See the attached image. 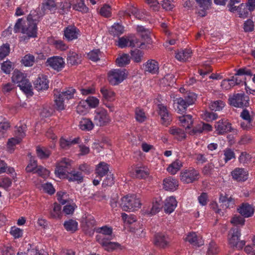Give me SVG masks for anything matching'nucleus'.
Wrapping results in <instances>:
<instances>
[{
    "label": "nucleus",
    "mask_w": 255,
    "mask_h": 255,
    "mask_svg": "<svg viewBox=\"0 0 255 255\" xmlns=\"http://www.w3.org/2000/svg\"><path fill=\"white\" fill-rule=\"evenodd\" d=\"M219 168L218 167H215L213 163L210 162L206 164L202 168V174L208 177H212L217 175L216 172H218Z\"/></svg>",
    "instance_id": "obj_19"
},
{
    "label": "nucleus",
    "mask_w": 255,
    "mask_h": 255,
    "mask_svg": "<svg viewBox=\"0 0 255 255\" xmlns=\"http://www.w3.org/2000/svg\"><path fill=\"white\" fill-rule=\"evenodd\" d=\"M101 55V52L99 49L93 50L88 54L89 59L94 62L99 61Z\"/></svg>",
    "instance_id": "obj_50"
},
{
    "label": "nucleus",
    "mask_w": 255,
    "mask_h": 255,
    "mask_svg": "<svg viewBox=\"0 0 255 255\" xmlns=\"http://www.w3.org/2000/svg\"><path fill=\"white\" fill-rule=\"evenodd\" d=\"M154 244L159 248L164 249L169 244L168 237L162 233H157L154 235Z\"/></svg>",
    "instance_id": "obj_15"
},
{
    "label": "nucleus",
    "mask_w": 255,
    "mask_h": 255,
    "mask_svg": "<svg viewBox=\"0 0 255 255\" xmlns=\"http://www.w3.org/2000/svg\"><path fill=\"white\" fill-rule=\"evenodd\" d=\"M116 62L119 66L124 67L129 63V56L128 54H124L116 59Z\"/></svg>",
    "instance_id": "obj_51"
},
{
    "label": "nucleus",
    "mask_w": 255,
    "mask_h": 255,
    "mask_svg": "<svg viewBox=\"0 0 255 255\" xmlns=\"http://www.w3.org/2000/svg\"><path fill=\"white\" fill-rule=\"evenodd\" d=\"M69 181H78L81 182L83 181V176L80 172H76L72 169V171L67 174L66 177Z\"/></svg>",
    "instance_id": "obj_31"
},
{
    "label": "nucleus",
    "mask_w": 255,
    "mask_h": 255,
    "mask_svg": "<svg viewBox=\"0 0 255 255\" xmlns=\"http://www.w3.org/2000/svg\"><path fill=\"white\" fill-rule=\"evenodd\" d=\"M160 208V204L157 201H155L153 202L151 208L149 211H147V213L152 215H155L159 212Z\"/></svg>",
    "instance_id": "obj_62"
},
{
    "label": "nucleus",
    "mask_w": 255,
    "mask_h": 255,
    "mask_svg": "<svg viewBox=\"0 0 255 255\" xmlns=\"http://www.w3.org/2000/svg\"><path fill=\"white\" fill-rule=\"evenodd\" d=\"M26 128L27 127L25 124L16 127V129L14 131V136L22 139L25 136V132Z\"/></svg>",
    "instance_id": "obj_45"
},
{
    "label": "nucleus",
    "mask_w": 255,
    "mask_h": 255,
    "mask_svg": "<svg viewBox=\"0 0 255 255\" xmlns=\"http://www.w3.org/2000/svg\"><path fill=\"white\" fill-rule=\"evenodd\" d=\"M163 188L166 190H174L178 186L177 181L171 177L165 178L163 180Z\"/></svg>",
    "instance_id": "obj_24"
},
{
    "label": "nucleus",
    "mask_w": 255,
    "mask_h": 255,
    "mask_svg": "<svg viewBox=\"0 0 255 255\" xmlns=\"http://www.w3.org/2000/svg\"><path fill=\"white\" fill-rule=\"evenodd\" d=\"M174 104H176L177 108L176 110L179 113H185L187 107H188V105H187L186 102L183 100V98H182L176 99L174 101Z\"/></svg>",
    "instance_id": "obj_29"
},
{
    "label": "nucleus",
    "mask_w": 255,
    "mask_h": 255,
    "mask_svg": "<svg viewBox=\"0 0 255 255\" xmlns=\"http://www.w3.org/2000/svg\"><path fill=\"white\" fill-rule=\"evenodd\" d=\"M179 121L182 125V126L184 127L186 129L190 128L193 124V120L192 116L190 115H183L179 117Z\"/></svg>",
    "instance_id": "obj_28"
},
{
    "label": "nucleus",
    "mask_w": 255,
    "mask_h": 255,
    "mask_svg": "<svg viewBox=\"0 0 255 255\" xmlns=\"http://www.w3.org/2000/svg\"><path fill=\"white\" fill-rule=\"evenodd\" d=\"M21 62L25 66H32L35 62V57L33 55L28 54L22 58Z\"/></svg>",
    "instance_id": "obj_47"
},
{
    "label": "nucleus",
    "mask_w": 255,
    "mask_h": 255,
    "mask_svg": "<svg viewBox=\"0 0 255 255\" xmlns=\"http://www.w3.org/2000/svg\"><path fill=\"white\" fill-rule=\"evenodd\" d=\"M79 127L83 130H90L93 128L94 124L89 119H83L79 123Z\"/></svg>",
    "instance_id": "obj_35"
},
{
    "label": "nucleus",
    "mask_w": 255,
    "mask_h": 255,
    "mask_svg": "<svg viewBox=\"0 0 255 255\" xmlns=\"http://www.w3.org/2000/svg\"><path fill=\"white\" fill-rule=\"evenodd\" d=\"M34 88L37 91H43L49 88V81L47 76L41 75L34 82Z\"/></svg>",
    "instance_id": "obj_14"
},
{
    "label": "nucleus",
    "mask_w": 255,
    "mask_h": 255,
    "mask_svg": "<svg viewBox=\"0 0 255 255\" xmlns=\"http://www.w3.org/2000/svg\"><path fill=\"white\" fill-rule=\"evenodd\" d=\"M169 132L173 135H178L180 139H183L185 138V134L183 129L177 128H172L169 130Z\"/></svg>",
    "instance_id": "obj_58"
},
{
    "label": "nucleus",
    "mask_w": 255,
    "mask_h": 255,
    "mask_svg": "<svg viewBox=\"0 0 255 255\" xmlns=\"http://www.w3.org/2000/svg\"><path fill=\"white\" fill-rule=\"evenodd\" d=\"M10 128V124L8 122L0 123V138L6 136V132Z\"/></svg>",
    "instance_id": "obj_52"
},
{
    "label": "nucleus",
    "mask_w": 255,
    "mask_h": 255,
    "mask_svg": "<svg viewBox=\"0 0 255 255\" xmlns=\"http://www.w3.org/2000/svg\"><path fill=\"white\" fill-rule=\"evenodd\" d=\"M236 11L238 12L239 17L245 18L248 17L250 11L247 4L242 3L238 6Z\"/></svg>",
    "instance_id": "obj_44"
},
{
    "label": "nucleus",
    "mask_w": 255,
    "mask_h": 255,
    "mask_svg": "<svg viewBox=\"0 0 255 255\" xmlns=\"http://www.w3.org/2000/svg\"><path fill=\"white\" fill-rule=\"evenodd\" d=\"M229 242L230 246L233 248H236L238 250L242 249L245 245V241H239V237L241 236L240 230L238 227H234L231 229L230 232Z\"/></svg>",
    "instance_id": "obj_6"
},
{
    "label": "nucleus",
    "mask_w": 255,
    "mask_h": 255,
    "mask_svg": "<svg viewBox=\"0 0 255 255\" xmlns=\"http://www.w3.org/2000/svg\"><path fill=\"white\" fill-rule=\"evenodd\" d=\"M100 91L104 99L109 101L114 100L115 93L111 89L104 87L101 88Z\"/></svg>",
    "instance_id": "obj_34"
},
{
    "label": "nucleus",
    "mask_w": 255,
    "mask_h": 255,
    "mask_svg": "<svg viewBox=\"0 0 255 255\" xmlns=\"http://www.w3.org/2000/svg\"><path fill=\"white\" fill-rule=\"evenodd\" d=\"M130 54L131 59L136 63L140 62L143 58V52L139 49L131 50Z\"/></svg>",
    "instance_id": "obj_40"
},
{
    "label": "nucleus",
    "mask_w": 255,
    "mask_h": 255,
    "mask_svg": "<svg viewBox=\"0 0 255 255\" xmlns=\"http://www.w3.org/2000/svg\"><path fill=\"white\" fill-rule=\"evenodd\" d=\"M182 166V162L180 160L177 159L168 167L167 170L171 174L174 175L180 170Z\"/></svg>",
    "instance_id": "obj_36"
},
{
    "label": "nucleus",
    "mask_w": 255,
    "mask_h": 255,
    "mask_svg": "<svg viewBox=\"0 0 255 255\" xmlns=\"http://www.w3.org/2000/svg\"><path fill=\"white\" fill-rule=\"evenodd\" d=\"M56 9L57 4L55 0H44L42 3L41 11L43 14H45L47 10L54 11Z\"/></svg>",
    "instance_id": "obj_22"
},
{
    "label": "nucleus",
    "mask_w": 255,
    "mask_h": 255,
    "mask_svg": "<svg viewBox=\"0 0 255 255\" xmlns=\"http://www.w3.org/2000/svg\"><path fill=\"white\" fill-rule=\"evenodd\" d=\"M50 216L53 218H60L61 217V206L57 203L53 204V210L50 211Z\"/></svg>",
    "instance_id": "obj_43"
},
{
    "label": "nucleus",
    "mask_w": 255,
    "mask_h": 255,
    "mask_svg": "<svg viewBox=\"0 0 255 255\" xmlns=\"http://www.w3.org/2000/svg\"><path fill=\"white\" fill-rule=\"evenodd\" d=\"M158 114L161 117V122L163 125L168 126L172 121V116L168 112L166 106L162 104H159Z\"/></svg>",
    "instance_id": "obj_12"
},
{
    "label": "nucleus",
    "mask_w": 255,
    "mask_h": 255,
    "mask_svg": "<svg viewBox=\"0 0 255 255\" xmlns=\"http://www.w3.org/2000/svg\"><path fill=\"white\" fill-rule=\"evenodd\" d=\"M219 252V249L217 244L214 242H211L209 245L207 252L208 255H215Z\"/></svg>",
    "instance_id": "obj_55"
},
{
    "label": "nucleus",
    "mask_w": 255,
    "mask_h": 255,
    "mask_svg": "<svg viewBox=\"0 0 255 255\" xmlns=\"http://www.w3.org/2000/svg\"><path fill=\"white\" fill-rule=\"evenodd\" d=\"M94 122L98 126H104L110 121V118L105 109L102 108L97 109L95 111Z\"/></svg>",
    "instance_id": "obj_8"
},
{
    "label": "nucleus",
    "mask_w": 255,
    "mask_h": 255,
    "mask_svg": "<svg viewBox=\"0 0 255 255\" xmlns=\"http://www.w3.org/2000/svg\"><path fill=\"white\" fill-rule=\"evenodd\" d=\"M12 69V63L10 61H6L1 63V69L5 74H9Z\"/></svg>",
    "instance_id": "obj_56"
},
{
    "label": "nucleus",
    "mask_w": 255,
    "mask_h": 255,
    "mask_svg": "<svg viewBox=\"0 0 255 255\" xmlns=\"http://www.w3.org/2000/svg\"><path fill=\"white\" fill-rule=\"evenodd\" d=\"M55 96V108L58 111H62L64 109V99L63 98H58L59 95H57L56 93H54Z\"/></svg>",
    "instance_id": "obj_49"
},
{
    "label": "nucleus",
    "mask_w": 255,
    "mask_h": 255,
    "mask_svg": "<svg viewBox=\"0 0 255 255\" xmlns=\"http://www.w3.org/2000/svg\"><path fill=\"white\" fill-rule=\"evenodd\" d=\"M244 29L246 32H251L254 29V23L250 19L246 20L244 23Z\"/></svg>",
    "instance_id": "obj_63"
},
{
    "label": "nucleus",
    "mask_w": 255,
    "mask_h": 255,
    "mask_svg": "<svg viewBox=\"0 0 255 255\" xmlns=\"http://www.w3.org/2000/svg\"><path fill=\"white\" fill-rule=\"evenodd\" d=\"M96 238L99 243L108 252H112L120 246L118 243L109 241L111 239H106L102 236H97Z\"/></svg>",
    "instance_id": "obj_11"
},
{
    "label": "nucleus",
    "mask_w": 255,
    "mask_h": 255,
    "mask_svg": "<svg viewBox=\"0 0 255 255\" xmlns=\"http://www.w3.org/2000/svg\"><path fill=\"white\" fill-rule=\"evenodd\" d=\"M37 156L40 159H47L51 154V151L45 147H36Z\"/></svg>",
    "instance_id": "obj_33"
},
{
    "label": "nucleus",
    "mask_w": 255,
    "mask_h": 255,
    "mask_svg": "<svg viewBox=\"0 0 255 255\" xmlns=\"http://www.w3.org/2000/svg\"><path fill=\"white\" fill-rule=\"evenodd\" d=\"M71 171H72L71 161L69 159L64 158L57 163L55 173L59 178H65Z\"/></svg>",
    "instance_id": "obj_5"
},
{
    "label": "nucleus",
    "mask_w": 255,
    "mask_h": 255,
    "mask_svg": "<svg viewBox=\"0 0 255 255\" xmlns=\"http://www.w3.org/2000/svg\"><path fill=\"white\" fill-rule=\"evenodd\" d=\"M143 68L145 72L154 74L158 72L159 67L158 62L155 60H148L143 65Z\"/></svg>",
    "instance_id": "obj_18"
},
{
    "label": "nucleus",
    "mask_w": 255,
    "mask_h": 255,
    "mask_svg": "<svg viewBox=\"0 0 255 255\" xmlns=\"http://www.w3.org/2000/svg\"><path fill=\"white\" fill-rule=\"evenodd\" d=\"M186 241L188 242L194 246H200L202 245V242L198 239L195 233H189L185 239Z\"/></svg>",
    "instance_id": "obj_39"
},
{
    "label": "nucleus",
    "mask_w": 255,
    "mask_h": 255,
    "mask_svg": "<svg viewBox=\"0 0 255 255\" xmlns=\"http://www.w3.org/2000/svg\"><path fill=\"white\" fill-rule=\"evenodd\" d=\"M224 103L221 100L211 102L209 105V108L212 111H220L224 107Z\"/></svg>",
    "instance_id": "obj_46"
},
{
    "label": "nucleus",
    "mask_w": 255,
    "mask_h": 255,
    "mask_svg": "<svg viewBox=\"0 0 255 255\" xmlns=\"http://www.w3.org/2000/svg\"><path fill=\"white\" fill-rule=\"evenodd\" d=\"M109 171V165L105 162L100 163L96 169V173L100 177H103Z\"/></svg>",
    "instance_id": "obj_30"
},
{
    "label": "nucleus",
    "mask_w": 255,
    "mask_h": 255,
    "mask_svg": "<svg viewBox=\"0 0 255 255\" xmlns=\"http://www.w3.org/2000/svg\"><path fill=\"white\" fill-rule=\"evenodd\" d=\"M73 7V9L76 10L80 11L84 13H87L89 10V8L85 4L84 0H81L77 4H74Z\"/></svg>",
    "instance_id": "obj_57"
},
{
    "label": "nucleus",
    "mask_w": 255,
    "mask_h": 255,
    "mask_svg": "<svg viewBox=\"0 0 255 255\" xmlns=\"http://www.w3.org/2000/svg\"><path fill=\"white\" fill-rule=\"evenodd\" d=\"M177 202L175 198L171 196L166 199L164 210L165 213L170 214L175 209L177 206Z\"/></svg>",
    "instance_id": "obj_20"
},
{
    "label": "nucleus",
    "mask_w": 255,
    "mask_h": 255,
    "mask_svg": "<svg viewBox=\"0 0 255 255\" xmlns=\"http://www.w3.org/2000/svg\"><path fill=\"white\" fill-rule=\"evenodd\" d=\"M141 202L135 195H127L121 199L120 206L125 211H133L140 208Z\"/></svg>",
    "instance_id": "obj_2"
},
{
    "label": "nucleus",
    "mask_w": 255,
    "mask_h": 255,
    "mask_svg": "<svg viewBox=\"0 0 255 255\" xmlns=\"http://www.w3.org/2000/svg\"><path fill=\"white\" fill-rule=\"evenodd\" d=\"M13 83L18 84L17 86L26 94L32 92V86L29 80L26 78L24 74L21 72L15 70L11 77Z\"/></svg>",
    "instance_id": "obj_1"
},
{
    "label": "nucleus",
    "mask_w": 255,
    "mask_h": 255,
    "mask_svg": "<svg viewBox=\"0 0 255 255\" xmlns=\"http://www.w3.org/2000/svg\"><path fill=\"white\" fill-rule=\"evenodd\" d=\"M215 127L219 134H223L233 130L231 124L227 120H220L216 123Z\"/></svg>",
    "instance_id": "obj_13"
},
{
    "label": "nucleus",
    "mask_w": 255,
    "mask_h": 255,
    "mask_svg": "<svg viewBox=\"0 0 255 255\" xmlns=\"http://www.w3.org/2000/svg\"><path fill=\"white\" fill-rule=\"evenodd\" d=\"M238 212L244 218L252 217L255 211L254 208L248 203H244L237 209Z\"/></svg>",
    "instance_id": "obj_16"
},
{
    "label": "nucleus",
    "mask_w": 255,
    "mask_h": 255,
    "mask_svg": "<svg viewBox=\"0 0 255 255\" xmlns=\"http://www.w3.org/2000/svg\"><path fill=\"white\" fill-rule=\"evenodd\" d=\"M46 65L59 72L64 67L65 62L61 57L53 56L47 59Z\"/></svg>",
    "instance_id": "obj_10"
},
{
    "label": "nucleus",
    "mask_w": 255,
    "mask_h": 255,
    "mask_svg": "<svg viewBox=\"0 0 255 255\" xmlns=\"http://www.w3.org/2000/svg\"><path fill=\"white\" fill-rule=\"evenodd\" d=\"M64 227L67 231L74 232L78 229V223L74 220L69 219L64 222Z\"/></svg>",
    "instance_id": "obj_37"
},
{
    "label": "nucleus",
    "mask_w": 255,
    "mask_h": 255,
    "mask_svg": "<svg viewBox=\"0 0 255 255\" xmlns=\"http://www.w3.org/2000/svg\"><path fill=\"white\" fill-rule=\"evenodd\" d=\"M200 174L198 170L193 167L184 169L180 173V179L185 183H190L199 178Z\"/></svg>",
    "instance_id": "obj_7"
},
{
    "label": "nucleus",
    "mask_w": 255,
    "mask_h": 255,
    "mask_svg": "<svg viewBox=\"0 0 255 255\" xmlns=\"http://www.w3.org/2000/svg\"><path fill=\"white\" fill-rule=\"evenodd\" d=\"M67 63L71 66L78 64L81 60L79 56L74 52H69L67 54Z\"/></svg>",
    "instance_id": "obj_27"
},
{
    "label": "nucleus",
    "mask_w": 255,
    "mask_h": 255,
    "mask_svg": "<svg viewBox=\"0 0 255 255\" xmlns=\"http://www.w3.org/2000/svg\"><path fill=\"white\" fill-rule=\"evenodd\" d=\"M191 50L190 49H185L178 52L176 54V58L180 61H185L191 56Z\"/></svg>",
    "instance_id": "obj_38"
},
{
    "label": "nucleus",
    "mask_w": 255,
    "mask_h": 255,
    "mask_svg": "<svg viewBox=\"0 0 255 255\" xmlns=\"http://www.w3.org/2000/svg\"><path fill=\"white\" fill-rule=\"evenodd\" d=\"M65 38L69 41L77 39L80 34L79 30L75 26H68L64 31Z\"/></svg>",
    "instance_id": "obj_17"
},
{
    "label": "nucleus",
    "mask_w": 255,
    "mask_h": 255,
    "mask_svg": "<svg viewBox=\"0 0 255 255\" xmlns=\"http://www.w3.org/2000/svg\"><path fill=\"white\" fill-rule=\"evenodd\" d=\"M96 221L93 216H88L86 218L85 224L84 226V229L86 231L91 230L92 231H94V228L96 225Z\"/></svg>",
    "instance_id": "obj_41"
},
{
    "label": "nucleus",
    "mask_w": 255,
    "mask_h": 255,
    "mask_svg": "<svg viewBox=\"0 0 255 255\" xmlns=\"http://www.w3.org/2000/svg\"><path fill=\"white\" fill-rule=\"evenodd\" d=\"M124 32V27L119 23H115L111 26L109 33L114 36H119Z\"/></svg>",
    "instance_id": "obj_32"
},
{
    "label": "nucleus",
    "mask_w": 255,
    "mask_h": 255,
    "mask_svg": "<svg viewBox=\"0 0 255 255\" xmlns=\"http://www.w3.org/2000/svg\"><path fill=\"white\" fill-rule=\"evenodd\" d=\"M249 97L244 92L235 93L228 99L230 105L236 108H244L249 106Z\"/></svg>",
    "instance_id": "obj_4"
},
{
    "label": "nucleus",
    "mask_w": 255,
    "mask_h": 255,
    "mask_svg": "<svg viewBox=\"0 0 255 255\" xmlns=\"http://www.w3.org/2000/svg\"><path fill=\"white\" fill-rule=\"evenodd\" d=\"M196 1L202 9L199 11L198 13L202 17L205 16L212 3L211 0H196Z\"/></svg>",
    "instance_id": "obj_23"
},
{
    "label": "nucleus",
    "mask_w": 255,
    "mask_h": 255,
    "mask_svg": "<svg viewBox=\"0 0 255 255\" xmlns=\"http://www.w3.org/2000/svg\"><path fill=\"white\" fill-rule=\"evenodd\" d=\"M85 102L88 104L89 107L94 108L98 106L99 104V100L96 97L90 96L87 98Z\"/></svg>",
    "instance_id": "obj_60"
},
{
    "label": "nucleus",
    "mask_w": 255,
    "mask_h": 255,
    "mask_svg": "<svg viewBox=\"0 0 255 255\" xmlns=\"http://www.w3.org/2000/svg\"><path fill=\"white\" fill-rule=\"evenodd\" d=\"M97 232L101 234L99 236H102V237H104L105 235L110 236L112 235V229L107 226H104L98 228Z\"/></svg>",
    "instance_id": "obj_61"
},
{
    "label": "nucleus",
    "mask_w": 255,
    "mask_h": 255,
    "mask_svg": "<svg viewBox=\"0 0 255 255\" xmlns=\"http://www.w3.org/2000/svg\"><path fill=\"white\" fill-rule=\"evenodd\" d=\"M36 15H33L30 13L27 17V20L22 25L21 32L26 34L28 37H36L37 33V19Z\"/></svg>",
    "instance_id": "obj_3"
},
{
    "label": "nucleus",
    "mask_w": 255,
    "mask_h": 255,
    "mask_svg": "<svg viewBox=\"0 0 255 255\" xmlns=\"http://www.w3.org/2000/svg\"><path fill=\"white\" fill-rule=\"evenodd\" d=\"M219 202L221 203L223 208H233L235 205V201L232 197H228L227 194H221Z\"/></svg>",
    "instance_id": "obj_25"
},
{
    "label": "nucleus",
    "mask_w": 255,
    "mask_h": 255,
    "mask_svg": "<svg viewBox=\"0 0 255 255\" xmlns=\"http://www.w3.org/2000/svg\"><path fill=\"white\" fill-rule=\"evenodd\" d=\"M57 94L59 95L58 98H63L65 100H70L74 97V95L76 92V90L72 87H69L66 89L65 91L59 93L57 91Z\"/></svg>",
    "instance_id": "obj_26"
},
{
    "label": "nucleus",
    "mask_w": 255,
    "mask_h": 255,
    "mask_svg": "<svg viewBox=\"0 0 255 255\" xmlns=\"http://www.w3.org/2000/svg\"><path fill=\"white\" fill-rule=\"evenodd\" d=\"M111 8L109 5L105 4L100 9V14L106 17H110L111 15Z\"/></svg>",
    "instance_id": "obj_64"
},
{
    "label": "nucleus",
    "mask_w": 255,
    "mask_h": 255,
    "mask_svg": "<svg viewBox=\"0 0 255 255\" xmlns=\"http://www.w3.org/2000/svg\"><path fill=\"white\" fill-rule=\"evenodd\" d=\"M126 78L125 73L120 69H114L108 73V80L112 85H116L122 82Z\"/></svg>",
    "instance_id": "obj_9"
},
{
    "label": "nucleus",
    "mask_w": 255,
    "mask_h": 255,
    "mask_svg": "<svg viewBox=\"0 0 255 255\" xmlns=\"http://www.w3.org/2000/svg\"><path fill=\"white\" fill-rule=\"evenodd\" d=\"M9 44L8 43L3 44L0 46V60H1L6 57L9 53Z\"/></svg>",
    "instance_id": "obj_48"
},
{
    "label": "nucleus",
    "mask_w": 255,
    "mask_h": 255,
    "mask_svg": "<svg viewBox=\"0 0 255 255\" xmlns=\"http://www.w3.org/2000/svg\"><path fill=\"white\" fill-rule=\"evenodd\" d=\"M141 37L144 41L142 42L141 44L139 45V48L143 49L144 48V46L145 45V44H151L152 43V41L150 35L147 33L145 32L141 33Z\"/></svg>",
    "instance_id": "obj_54"
},
{
    "label": "nucleus",
    "mask_w": 255,
    "mask_h": 255,
    "mask_svg": "<svg viewBox=\"0 0 255 255\" xmlns=\"http://www.w3.org/2000/svg\"><path fill=\"white\" fill-rule=\"evenodd\" d=\"M115 183L114 177L113 174L109 172L107 174L106 177L103 181V186L104 187L107 186H112Z\"/></svg>",
    "instance_id": "obj_53"
},
{
    "label": "nucleus",
    "mask_w": 255,
    "mask_h": 255,
    "mask_svg": "<svg viewBox=\"0 0 255 255\" xmlns=\"http://www.w3.org/2000/svg\"><path fill=\"white\" fill-rule=\"evenodd\" d=\"M138 11V9L133 6H130L129 7L127 8V9L125 11H120V14H123L124 15H127L128 16H130V14H132L134 15L137 14V12Z\"/></svg>",
    "instance_id": "obj_59"
},
{
    "label": "nucleus",
    "mask_w": 255,
    "mask_h": 255,
    "mask_svg": "<svg viewBox=\"0 0 255 255\" xmlns=\"http://www.w3.org/2000/svg\"><path fill=\"white\" fill-rule=\"evenodd\" d=\"M231 173L233 178L238 181H244L247 179L248 174L244 168H237Z\"/></svg>",
    "instance_id": "obj_21"
},
{
    "label": "nucleus",
    "mask_w": 255,
    "mask_h": 255,
    "mask_svg": "<svg viewBox=\"0 0 255 255\" xmlns=\"http://www.w3.org/2000/svg\"><path fill=\"white\" fill-rule=\"evenodd\" d=\"M135 176L138 178H145L149 174L148 170L144 167H136L134 171Z\"/></svg>",
    "instance_id": "obj_42"
}]
</instances>
